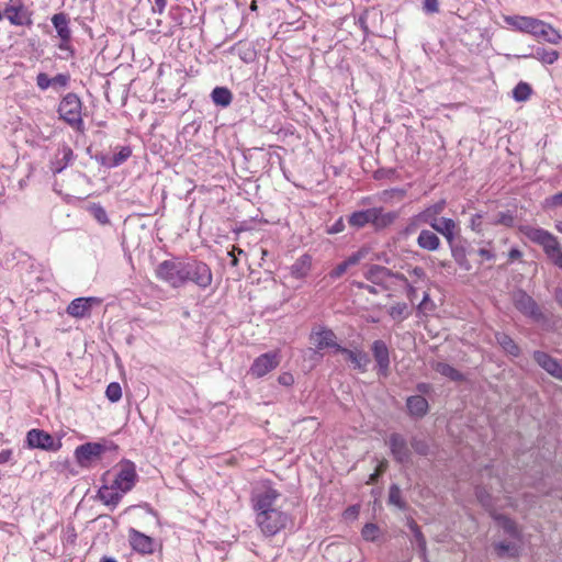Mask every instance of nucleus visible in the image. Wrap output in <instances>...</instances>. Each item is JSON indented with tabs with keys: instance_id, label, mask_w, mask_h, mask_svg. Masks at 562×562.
<instances>
[{
	"instance_id": "obj_50",
	"label": "nucleus",
	"mask_w": 562,
	"mask_h": 562,
	"mask_svg": "<svg viewBox=\"0 0 562 562\" xmlns=\"http://www.w3.org/2000/svg\"><path fill=\"white\" fill-rule=\"evenodd\" d=\"M36 85L41 90H46L52 87V81L46 72H40L36 76Z\"/></svg>"
},
{
	"instance_id": "obj_61",
	"label": "nucleus",
	"mask_w": 562,
	"mask_h": 562,
	"mask_svg": "<svg viewBox=\"0 0 562 562\" xmlns=\"http://www.w3.org/2000/svg\"><path fill=\"white\" fill-rule=\"evenodd\" d=\"M12 450L11 449H4L0 451V464L7 463L12 458Z\"/></svg>"
},
{
	"instance_id": "obj_33",
	"label": "nucleus",
	"mask_w": 562,
	"mask_h": 562,
	"mask_svg": "<svg viewBox=\"0 0 562 562\" xmlns=\"http://www.w3.org/2000/svg\"><path fill=\"white\" fill-rule=\"evenodd\" d=\"M362 257H363L362 251H357V252L352 254L346 260H344L342 262L338 263L329 272V277L331 279L340 278L348 270L349 267L357 265L361 260Z\"/></svg>"
},
{
	"instance_id": "obj_4",
	"label": "nucleus",
	"mask_w": 562,
	"mask_h": 562,
	"mask_svg": "<svg viewBox=\"0 0 562 562\" xmlns=\"http://www.w3.org/2000/svg\"><path fill=\"white\" fill-rule=\"evenodd\" d=\"M213 273L210 266L195 257H186V285L193 284L204 291L211 286Z\"/></svg>"
},
{
	"instance_id": "obj_58",
	"label": "nucleus",
	"mask_w": 562,
	"mask_h": 562,
	"mask_svg": "<svg viewBox=\"0 0 562 562\" xmlns=\"http://www.w3.org/2000/svg\"><path fill=\"white\" fill-rule=\"evenodd\" d=\"M424 10L428 13H435L439 10L438 0H425L424 1Z\"/></svg>"
},
{
	"instance_id": "obj_13",
	"label": "nucleus",
	"mask_w": 562,
	"mask_h": 562,
	"mask_svg": "<svg viewBox=\"0 0 562 562\" xmlns=\"http://www.w3.org/2000/svg\"><path fill=\"white\" fill-rule=\"evenodd\" d=\"M360 22L367 33L383 36L384 19L381 10L375 8L367 10L360 18Z\"/></svg>"
},
{
	"instance_id": "obj_1",
	"label": "nucleus",
	"mask_w": 562,
	"mask_h": 562,
	"mask_svg": "<svg viewBox=\"0 0 562 562\" xmlns=\"http://www.w3.org/2000/svg\"><path fill=\"white\" fill-rule=\"evenodd\" d=\"M156 277L172 289L186 286V258L176 257L164 260L155 270Z\"/></svg>"
},
{
	"instance_id": "obj_60",
	"label": "nucleus",
	"mask_w": 562,
	"mask_h": 562,
	"mask_svg": "<svg viewBox=\"0 0 562 562\" xmlns=\"http://www.w3.org/2000/svg\"><path fill=\"white\" fill-rule=\"evenodd\" d=\"M345 228V224H344V221L342 218H339L338 221H336V223L328 229V233L329 234H337V233H340L342 232Z\"/></svg>"
},
{
	"instance_id": "obj_44",
	"label": "nucleus",
	"mask_w": 562,
	"mask_h": 562,
	"mask_svg": "<svg viewBox=\"0 0 562 562\" xmlns=\"http://www.w3.org/2000/svg\"><path fill=\"white\" fill-rule=\"evenodd\" d=\"M361 536L366 541L373 542L380 536V528L373 522H368L363 526L361 530Z\"/></svg>"
},
{
	"instance_id": "obj_7",
	"label": "nucleus",
	"mask_w": 562,
	"mask_h": 562,
	"mask_svg": "<svg viewBox=\"0 0 562 562\" xmlns=\"http://www.w3.org/2000/svg\"><path fill=\"white\" fill-rule=\"evenodd\" d=\"M348 223L355 228H361L367 224H372L376 229L384 228L386 227V213L383 207L356 211L348 216Z\"/></svg>"
},
{
	"instance_id": "obj_42",
	"label": "nucleus",
	"mask_w": 562,
	"mask_h": 562,
	"mask_svg": "<svg viewBox=\"0 0 562 562\" xmlns=\"http://www.w3.org/2000/svg\"><path fill=\"white\" fill-rule=\"evenodd\" d=\"M531 91L527 82H519L513 90V98L518 102L526 101L531 95Z\"/></svg>"
},
{
	"instance_id": "obj_31",
	"label": "nucleus",
	"mask_w": 562,
	"mask_h": 562,
	"mask_svg": "<svg viewBox=\"0 0 562 562\" xmlns=\"http://www.w3.org/2000/svg\"><path fill=\"white\" fill-rule=\"evenodd\" d=\"M316 348L323 350L325 348H334L337 351L336 335L331 329L324 328L316 333Z\"/></svg>"
},
{
	"instance_id": "obj_18",
	"label": "nucleus",
	"mask_w": 562,
	"mask_h": 562,
	"mask_svg": "<svg viewBox=\"0 0 562 562\" xmlns=\"http://www.w3.org/2000/svg\"><path fill=\"white\" fill-rule=\"evenodd\" d=\"M75 159L74 150L67 144L61 145L50 162V170L54 175L60 173Z\"/></svg>"
},
{
	"instance_id": "obj_36",
	"label": "nucleus",
	"mask_w": 562,
	"mask_h": 562,
	"mask_svg": "<svg viewBox=\"0 0 562 562\" xmlns=\"http://www.w3.org/2000/svg\"><path fill=\"white\" fill-rule=\"evenodd\" d=\"M559 52L553 49H547L544 47H538L533 54L524 55L525 58L532 57L541 61L544 65H552L559 59Z\"/></svg>"
},
{
	"instance_id": "obj_5",
	"label": "nucleus",
	"mask_w": 562,
	"mask_h": 562,
	"mask_svg": "<svg viewBox=\"0 0 562 562\" xmlns=\"http://www.w3.org/2000/svg\"><path fill=\"white\" fill-rule=\"evenodd\" d=\"M81 110L82 102L78 94L69 92L59 102L57 111L59 117L63 121H65L69 126H71L76 131H82L83 121Z\"/></svg>"
},
{
	"instance_id": "obj_21",
	"label": "nucleus",
	"mask_w": 562,
	"mask_h": 562,
	"mask_svg": "<svg viewBox=\"0 0 562 562\" xmlns=\"http://www.w3.org/2000/svg\"><path fill=\"white\" fill-rule=\"evenodd\" d=\"M3 14L13 25L22 26L32 24L31 16L23 4L7 5Z\"/></svg>"
},
{
	"instance_id": "obj_54",
	"label": "nucleus",
	"mask_w": 562,
	"mask_h": 562,
	"mask_svg": "<svg viewBox=\"0 0 562 562\" xmlns=\"http://www.w3.org/2000/svg\"><path fill=\"white\" fill-rule=\"evenodd\" d=\"M546 205L549 207L562 206V191L546 199Z\"/></svg>"
},
{
	"instance_id": "obj_46",
	"label": "nucleus",
	"mask_w": 562,
	"mask_h": 562,
	"mask_svg": "<svg viewBox=\"0 0 562 562\" xmlns=\"http://www.w3.org/2000/svg\"><path fill=\"white\" fill-rule=\"evenodd\" d=\"M105 395L112 403L117 402L122 397V387L120 383L112 382L106 386Z\"/></svg>"
},
{
	"instance_id": "obj_16",
	"label": "nucleus",
	"mask_w": 562,
	"mask_h": 562,
	"mask_svg": "<svg viewBox=\"0 0 562 562\" xmlns=\"http://www.w3.org/2000/svg\"><path fill=\"white\" fill-rule=\"evenodd\" d=\"M504 22L514 31L527 33L532 36L539 19L526 15H505Z\"/></svg>"
},
{
	"instance_id": "obj_26",
	"label": "nucleus",
	"mask_w": 562,
	"mask_h": 562,
	"mask_svg": "<svg viewBox=\"0 0 562 562\" xmlns=\"http://www.w3.org/2000/svg\"><path fill=\"white\" fill-rule=\"evenodd\" d=\"M445 207H446V201L440 200V201L436 202L435 204L426 207L423 212H420L416 216V221L418 223H424V224H428L429 226H432L439 220L438 215L443 212Z\"/></svg>"
},
{
	"instance_id": "obj_29",
	"label": "nucleus",
	"mask_w": 562,
	"mask_h": 562,
	"mask_svg": "<svg viewBox=\"0 0 562 562\" xmlns=\"http://www.w3.org/2000/svg\"><path fill=\"white\" fill-rule=\"evenodd\" d=\"M417 245L422 249L436 251L440 247V239L432 231L423 229L417 237Z\"/></svg>"
},
{
	"instance_id": "obj_55",
	"label": "nucleus",
	"mask_w": 562,
	"mask_h": 562,
	"mask_svg": "<svg viewBox=\"0 0 562 562\" xmlns=\"http://www.w3.org/2000/svg\"><path fill=\"white\" fill-rule=\"evenodd\" d=\"M278 382L283 386H292L294 383V376L290 372H283L279 375Z\"/></svg>"
},
{
	"instance_id": "obj_3",
	"label": "nucleus",
	"mask_w": 562,
	"mask_h": 562,
	"mask_svg": "<svg viewBox=\"0 0 562 562\" xmlns=\"http://www.w3.org/2000/svg\"><path fill=\"white\" fill-rule=\"evenodd\" d=\"M117 448L116 443L108 439L86 442L76 448L75 458L80 467L87 468L91 465L92 462L100 460L105 452L116 451Z\"/></svg>"
},
{
	"instance_id": "obj_38",
	"label": "nucleus",
	"mask_w": 562,
	"mask_h": 562,
	"mask_svg": "<svg viewBox=\"0 0 562 562\" xmlns=\"http://www.w3.org/2000/svg\"><path fill=\"white\" fill-rule=\"evenodd\" d=\"M408 526L413 533L412 543L417 547V549L420 553V557L423 559H425L426 558V540H425L422 531L419 530V527L416 525V522L413 519H411L408 521Z\"/></svg>"
},
{
	"instance_id": "obj_45",
	"label": "nucleus",
	"mask_w": 562,
	"mask_h": 562,
	"mask_svg": "<svg viewBox=\"0 0 562 562\" xmlns=\"http://www.w3.org/2000/svg\"><path fill=\"white\" fill-rule=\"evenodd\" d=\"M132 156V148L130 146H123L112 157V162L115 167L123 165Z\"/></svg>"
},
{
	"instance_id": "obj_8",
	"label": "nucleus",
	"mask_w": 562,
	"mask_h": 562,
	"mask_svg": "<svg viewBox=\"0 0 562 562\" xmlns=\"http://www.w3.org/2000/svg\"><path fill=\"white\" fill-rule=\"evenodd\" d=\"M289 521V516L281 509L269 510L268 513L256 515V524L260 531L267 536L272 537L285 528Z\"/></svg>"
},
{
	"instance_id": "obj_10",
	"label": "nucleus",
	"mask_w": 562,
	"mask_h": 562,
	"mask_svg": "<svg viewBox=\"0 0 562 562\" xmlns=\"http://www.w3.org/2000/svg\"><path fill=\"white\" fill-rule=\"evenodd\" d=\"M520 231L530 241L541 246L544 254L553 250L552 248L559 243L553 234L540 227L526 225Z\"/></svg>"
},
{
	"instance_id": "obj_35",
	"label": "nucleus",
	"mask_w": 562,
	"mask_h": 562,
	"mask_svg": "<svg viewBox=\"0 0 562 562\" xmlns=\"http://www.w3.org/2000/svg\"><path fill=\"white\" fill-rule=\"evenodd\" d=\"M494 549L499 558H516L519 554V546L516 541H498Z\"/></svg>"
},
{
	"instance_id": "obj_24",
	"label": "nucleus",
	"mask_w": 562,
	"mask_h": 562,
	"mask_svg": "<svg viewBox=\"0 0 562 562\" xmlns=\"http://www.w3.org/2000/svg\"><path fill=\"white\" fill-rule=\"evenodd\" d=\"M123 495L124 493L116 490V487H113V484L102 485L97 493V497L111 510L116 508Z\"/></svg>"
},
{
	"instance_id": "obj_6",
	"label": "nucleus",
	"mask_w": 562,
	"mask_h": 562,
	"mask_svg": "<svg viewBox=\"0 0 562 562\" xmlns=\"http://www.w3.org/2000/svg\"><path fill=\"white\" fill-rule=\"evenodd\" d=\"M115 474L112 482L113 487L126 494L134 488L138 481L136 465L127 459L121 460L114 468Z\"/></svg>"
},
{
	"instance_id": "obj_12",
	"label": "nucleus",
	"mask_w": 562,
	"mask_h": 562,
	"mask_svg": "<svg viewBox=\"0 0 562 562\" xmlns=\"http://www.w3.org/2000/svg\"><path fill=\"white\" fill-rule=\"evenodd\" d=\"M54 29L57 32L59 38L58 48L61 50L70 49L71 43V30H70V18L65 12L56 13L50 19Z\"/></svg>"
},
{
	"instance_id": "obj_20",
	"label": "nucleus",
	"mask_w": 562,
	"mask_h": 562,
	"mask_svg": "<svg viewBox=\"0 0 562 562\" xmlns=\"http://www.w3.org/2000/svg\"><path fill=\"white\" fill-rule=\"evenodd\" d=\"M539 24L540 25L535 27L533 37L553 45H558L562 42V35L551 24L542 20H539Z\"/></svg>"
},
{
	"instance_id": "obj_9",
	"label": "nucleus",
	"mask_w": 562,
	"mask_h": 562,
	"mask_svg": "<svg viewBox=\"0 0 562 562\" xmlns=\"http://www.w3.org/2000/svg\"><path fill=\"white\" fill-rule=\"evenodd\" d=\"M26 445L31 449L45 451H58L61 447L59 439H55L45 430L33 428L26 434Z\"/></svg>"
},
{
	"instance_id": "obj_23",
	"label": "nucleus",
	"mask_w": 562,
	"mask_h": 562,
	"mask_svg": "<svg viewBox=\"0 0 562 562\" xmlns=\"http://www.w3.org/2000/svg\"><path fill=\"white\" fill-rule=\"evenodd\" d=\"M337 352L345 355L346 360L351 362L353 369L366 371L367 366L370 363L368 353L360 350H351L341 346H337Z\"/></svg>"
},
{
	"instance_id": "obj_63",
	"label": "nucleus",
	"mask_w": 562,
	"mask_h": 562,
	"mask_svg": "<svg viewBox=\"0 0 562 562\" xmlns=\"http://www.w3.org/2000/svg\"><path fill=\"white\" fill-rule=\"evenodd\" d=\"M477 252L482 258H485L487 260L494 259V254L490 249L480 248Z\"/></svg>"
},
{
	"instance_id": "obj_52",
	"label": "nucleus",
	"mask_w": 562,
	"mask_h": 562,
	"mask_svg": "<svg viewBox=\"0 0 562 562\" xmlns=\"http://www.w3.org/2000/svg\"><path fill=\"white\" fill-rule=\"evenodd\" d=\"M94 159L95 161H98L101 166L105 167V168H114V165L112 162V157L109 156V155H105V154H97L94 156Z\"/></svg>"
},
{
	"instance_id": "obj_59",
	"label": "nucleus",
	"mask_w": 562,
	"mask_h": 562,
	"mask_svg": "<svg viewBox=\"0 0 562 562\" xmlns=\"http://www.w3.org/2000/svg\"><path fill=\"white\" fill-rule=\"evenodd\" d=\"M167 5V0H154L153 12L161 14Z\"/></svg>"
},
{
	"instance_id": "obj_57",
	"label": "nucleus",
	"mask_w": 562,
	"mask_h": 562,
	"mask_svg": "<svg viewBox=\"0 0 562 562\" xmlns=\"http://www.w3.org/2000/svg\"><path fill=\"white\" fill-rule=\"evenodd\" d=\"M495 223L503 224L505 226H512L514 223V217L509 213H499Z\"/></svg>"
},
{
	"instance_id": "obj_2",
	"label": "nucleus",
	"mask_w": 562,
	"mask_h": 562,
	"mask_svg": "<svg viewBox=\"0 0 562 562\" xmlns=\"http://www.w3.org/2000/svg\"><path fill=\"white\" fill-rule=\"evenodd\" d=\"M281 493L276 490L269 481L262 482L252 488L250 495L251 508L256 515L278 509L274 505Z\"/></svg>"
},
{
	"instance_id": "obj_41",
	"label": "nucleus",
	"mask_w": 562,
	"mask_h": 562,
	"mask_svg": "<svg viewBox=\"0 0 562 562\" xmlns=\"http://www.w3.org/2000/svg\"><path fill=\"white\" fill-rule=\"evenodd\" d=\"M188 13V11L184 8H181L179 5L171 7L169 10V16L172 21V25L170 29V34H173L172 29L173 27H181L183 25V18Z\"/></svg>"
},
{
	"instance_id": "obj_17",
	"label": "nucleus",
	"mask_w": 562,
	"mask_h": 562,
	"mask_svg": "<svg viewBox=\"0 0 562 562\" xmlns=\"http://www.w3.org/2000/svg\"><path fill=\"white\" fill-rule=\"evenodd\" d=\"M366 278L373 285L366 288L372 293H379L386 290V269L379 265H372L366 272Z\"/></svg>"
},
{
	"instance_id": "obj_40",
	"label": "nucleus",
	"mask_w": 562,
	"mask_h": 562,
	"mask_svg": "<svg viewBox=\"0 0 562 562\" xmlns=\"http://www.w3.org/2000/svg\"><path fill=\"white\" fill-rule=\"evenodd\" d=\"M496 520L507 535H509L513 539L517 541L519 540L518 529L516 527V524L512 519L499 515L496 517Z\"/></svg>"
},
{
	"instance_id": "obj_47",
	"label": "nucleus",
	"mask_w": 562,
	"mask_h": 562,
	"mask_svg": "<svg viewBox=\"0 0 562 562\" xmlns=\"http://www.w3.org/2000/svg\"><path fill=\"white\" fill-rule=\"evenodd\" d=\"M547 255V257L562 270V250L560 244L558 243Z\"/></svg>"
},
{
	"instance_id": "obj_39",
	"label": "nucleus",
	"mask_w": 562,
	"mask_h": 562,
	"mask_svg": "<svg viewBox=\"0 0 562 562\" xmlns=\"http://www.w3.org/2000/svg\"><path fill=\"white\" fill-rule=\"evenodd\" d=\"M434 369L436 372L440 373L443 376L449 378L452 381H459L462 379L461 373L446 362H437L434 366Z\"/></svg>"
},
{
	"instance_id": "obj_48",
	"label": "nucleus",
	"mask_w": 562,
	"mask_h": 562,
	"mask_svg": "<svg viewBox=\"0 0 562 562\" xmlns=\"http://www.w3.org/2000/svg\"><path fill=\"white\" fill-rule=\"evenodd\" d=\"M50 81L54 89L66 88L70 81V76L68 74H58L50 78Z\"/></svg>"
},
{
	"instance_id": "obj_27",
	"label": "nucleus",
	"mask_w": 562,
	"mask_h": 562,
	"mask_svg": "<svg viewBox=\"0 0 562 562\" xmlns=\"http://www.w3.org/2000/svg\"><path fill=\"white\" fill-rule=\"evenodd\" d=\"M390 445L392 454L396 460H398L400 462H404L409 459L411 452L402 436L392 435Z\"/></svg>"
},
{
	"instance_id": "obj_19",
	"label": "nucleus",
	"mask_w": 562,
	"mask_h": 562,
	"mask_svg": "<svg viewBox=\"0 0 562 562\" xmlns=\"http://www.w3.org/2000/svg\"><path fill=\"white\" fill-rule=\"evenodd\" d=\"M533 359L549 374L559 380H562V366L557 359L552 358L550 355L543 351H535Z\"/></svg>"
},
{
	"instance_id": "obj_28",
	"label": "nucleus",
	"mask_w": 562,
	"mask_h": 562,
	"mask_svg": "<svg viewBox=\"0 0 562 562\" xmlns=\"http://www.w3.org/2000/svg\"><path fill=\"white\" fill-rule=\"evenodd\" d=\"M406 406L409 414L417 418L423 417L428 412V402L420 395L409 396L406 401Z\"/></svg>"
},
{
	"instance_id": "obj_51",
	"label": "nucleus",
	"mask_w": 562,
	"mask_h": 562,
	"mask_svg": "<svg viewBox=\"0 0 562 562\" xmlns=\"http://www.w3.org/2000/svg\"><path fill=\"white\" fill-rule=\"evenodd\" d=\"M389 314L393 318H403L407 315V305L405 303L393 306Z\"/></svg>"
},
{
	"instance_id": "obj_25",
	"label": "nucleus",
	"mask_w": 562,
	"mask_h": 562,
	"mask_svg": "<svg viewBox=\"0 0 562 562\" xmlns=\"http://www.w3.org/2000/svg\"><path fill=\"white\" fill-rule=\"evenodd\" d=\"M434 231L441 234L447 241L452 245L456 235L459 233V225L452 218L441 217L436 224L430 226Z\"/></svg>"
},
{
	"instance_id": "obj_14",
	"label": "nucleus",
	"mask_w": 562,
	"mask_h": 562,
	"mask_svg": "<svg viewBox=\"0 0 562 562\" xmlns=\"http://www.w3.org/2000/svg\"><path fill=\"white\" fill-rule=\"evenodd\" d=\"M513 302L515 307L522 313L525 316L539 319L541 312L537 306L535 300L524 291H517L513 295Z\"/></svg>"
},
{
	"instance_id": "obj_22",
	"label": "nucleus",
	"mask_w": 562,
	"mask_h": 562,
	"mask_svg": "<svg viewBox=\"0 0 562 562\" xmlns=\"http://www.w3.org/2000/svg\"><path fill=\"white\" fill-rule=\"evenodd\" d=\"M130 543L135 551L142 554H150L154 552L153 539L135 529L130 530Z\"/></svg>"
},
{
	"instance_id": "obj_49",
	"label": "nucleus",
	"mask_w": 562,
	"mask_h": 562,
	"mask_svg": "<svg viewBox=\"0 0 562 562\" xmlns=\"http://www.w3.org/2000/svg\"><path fill=\"white\" fill-rule=\"evenodd\" d=\"M389 503L396 505L400 509L405 507V504L401 501L400 490L397 486H392L389 491Z\"/></svg>"
},
{
	"instance_id": "obj_64",
	"label": "nucleus",
	"mask_w": 562,
	"mask_h": 562,
	"mask_svg": "<svg viewBox=\"0 0 562 562\" xmlns=\"http://www.w3.org/2000/svg\"><path fill=\"white\" fill-rule=\"evenodd\" d=\"M509 259L513 261V260H516V259H519L521 257V251L518 250L517 248H513L509 254Z\"/></svg>"
},
{
	"instance_id": "obj_43",
	"label": "nucleus",
	"mask_w": 562,
	"mask_h": 562,
	"mask_svg": "<svg viewBox=\"0 0 562 562\" xmlns=\"http://www.w3.org/2000/svg\"><path fill=\"white\" fill-rule=\"evenodd\" d=\"M90 213L91 215L93 216V218L101 225H108L110 224V220H109V216H108V213L105 211V209L98 204V203H93L91 206H90Z\"/></svg>"
},
{
	"instance_id": "obj_56",
	"label": "nucleus",
	"mask_w": 562,
	"mask_h": 562,
	"mask_svg": "<svg viewBox=\"0 0 562 562\" xmlns=\"http://www.w3.org/2000/svg\"><path fill=\"white\" fill-rule=\"evenodd\" d=\"M412 446L413 448L415 449V451L419 454H427L428 453V445L423 441V440H417L415 439L413 442H412Z\"/></svg>"
},
{
	"instance_id": "obj_37",
	"label": "nucleus",
	"mask_w": 562,
	"mask_h": 562,
	"mask_svg": "<svg viewBox=\"0 0 562 562\" xmlns=\"http://www.w3.org/2000/svg\"><path fill=\"white\" fill-rule=\"evenodd\" d=\"M497 344L513 357H518L520 349L518 345L513 340L510 336L504 333H496L495 335Z\"/></svg>"
},
{
	"instance_id": "obj_53",
	"label": "nucleus",
	"mask_w": 562,
	"mask_h": 562,
	"mask_svg": "<svg viewBox=\"0 0 562 562\" xmlns=\"http://www.w3.org/2000/svg\"><path fill=\"white\" fill-rule=\"evenodd\" d=\"M476 497L483 506L488 507L491 505L490 494L484 488H476Z\"/></svg>"
},
{
	"instance_id": "obj_62",
	"label": "nucleus",
	"mask_w": 562,
	"mask_h": 562,
	"mask_svg": "<svg viewBox=\"0 0 562 562\" xmlns=\"http://www.w3.org/2000/svg\"><path fill=\"white\" fill-rule=\"evenodd\" d=\"M481 218L482 216L480 214H475L471 218V228L475 232H480L481 229Z\"/></svg>"
},
{
	"instance_id": "obj_30",
	"label": "nucleus",
	"mask_w": 562,
	"mask_h": 562,
	"mask_svg": "<svg viewBox=\"0 0 562 562\" xmlns=\"http://www.w3.org/2000/svg\"><path fill=\"white\" fill-rule=\"evenodd\" d=\"M373 353L378 364L380 376H386V344L383 340H376L373 344Z\"/></svg>"
},
{
	"instance_id": "obj_11",
	"label": "nucleus",
	"mask_w": 562,
	"mask_h": 562,
	"mask_svg": "<svg viewBox=\"0 0 562 562\" xmlns=\"http://www.w3.org/2000/svg\"><path fill=\"white\" fill-rule=\"evenodd\" d=\"M281 361V356L277 351H270L257 357L249 368V373L255 378H262L274 370Z\"/></svg>"
},
{
	"instance_id": "obj_32",
	"label": "nucleus",
	"mask_w": 562,
	"mask_h": 562,
	"mask_svg": "<svg viewBox=\"0 0 562 562\" xmlns=\"http://www.w3.org/2000/svg\"><path fill=\"white\" fill-rule=\"evenodd\" d=\"M312 266V257L307 254L302 255L291 266V274L296 279H302L307 276Z\"/></svg>"
},
{
	"instance_id": "obj_15",
	"label": "nucleus",
	"mask_w": 562,
	"mask_h": 562,
	"mask_svg": "<svg viewBox=\"0 0 562 562\" xmlns=\"http://www.w3.org/2000/svg\"><path fill=\"white\" fill-rule=\"evenodd\" d=\"M99 303L100 300L98 297H77L68 304L66 312L69 316L75 318L89 317L93 305Z\"/></svg>"
},
{
	"instance_id": "obj_34",
	"label": "nucleus",
	"mask_w": 562,
	"mask_h": 562,
	"mask_svg": "<svg viewBox=\"0 0 562 562\" xmlns=\"http://www.w3.org/2000/svg\"><path fill=\"white\" fill-rule=\"evenodd\" d=\"M211 99L215 105L227 108L233 101V93L226 87H215L211 92Z\"/></svg>"
}]
</instances>
